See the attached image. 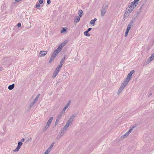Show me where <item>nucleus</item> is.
<instances>
[{
    "mask_svg": "<svg viewBox=\"0 0 154 154\" xmlns=\"http://www.w3.org/2000/svg\"><path fill=\"white\" fill-rule=\"evenodd\" d=\"M130 13H129L128 11H126L124 13V18L127 17L130 14Z\"/></svg>",
    "mask_w": 154,
    "mask_h": 154,
    "instance_id": "4be33fe9",
    "label": "nucleus"
},
{
    "mask_svg": "<svg viewBox=\"0 0 154 154\" xmlns=\"http://www.w3.org/2000/svg\"><path fill=\"white\" fill-rule=\"evenodd\" d=\"M77 115V114H73L70 117V118H72L73 120L74 118Z\"/></svg>",
    "mask_w": 154,
    "mask_h": 154,
    "instance_id": "2f4dec72",
    "label": "nucleus"
},
{
    "mask_svg": "<svg viewBox=\"0 0 154 154\" xmlns=\"http://www.w3.org/2000/svg\"><path fill=\"white\" fill-rule=\"evenodd\" d=\"M137 3L136 2H134V1L131 3V5H130L131 7H132V8L134 9L137 5Z\"/></svg>",
    "mask_w": 154,
    "mask_h": 154,
    "instance_id": "6e6552de",
    "label": "nucleus"
},
{
    "mask_svg": "<svg viewBox=\"0 0 154 154\" xmlns=\"http://www.w3.org/2000/svg\"><path fill=\"white\" fill-rule=\"evenodd\" d=\"M63 46H64V45L63 43H62L59 47H60V48H61V50L62 48H63Z\"/></svg>",
    "mask_w": 154,
    "mask_h": 154,
    "instance_id": "de8ad7c7",
    "label": "nucleus"
},
{
    "mask_svg": "<svg viewBox=\"0 0 154 154\" xmlns=\"http://www.w3.org/2000/svg\"><path fill=\"white\" fill-rule=\"evenodd\" d=\"M40 95V94H38L35 97L34 100L33 101L34 102H35V103H36L37 102V101L38 98L39 97V96Z\"/></svg>",
    "mask_w": 154,
    "mask_h": 154,
    "instance_id": "393cba45",
    "label": "nucleus"
},
{
    "mask_svg": "<svg viewBox=\"0 0 154 154\" xmlns=\"http://www.w3.org/2000/svg\"><path fill=\"white\" fill-rule=\"evenodd\" d=\"M139 14H138L137 13H136L134 15L132 20H133V21H135V19L138 18Z\"/></svg>",
    "mask_w": 154,
    "mask_h": 154,
    "instance_id": "4468645a",
    "label": "nucleus"
},
{
    "mask_svg": "<svg viewBox=\"0 0 154 154\" xmlns=\"http://www.w3.org/2000/svg\"><path fill=\"white\" fill-rule=\"evenodd\" d=\"M50 126V125L47 124V125L45 126L44 128V131H45Z\"/></svg>",
    "mask_w": 154,
    "mask_h": 154,
    "instance_id": "72a5a7b5",
    "label": "nucleus"
},
{
    "mask_svg": "<svg viewBox=\"0 0 154 154\" xmlns=\"http://www.w3.org/2000/svg\"><path fill=\"white\" fill-rule=\"evenodd\" d=\"M97 20V19L96 18H94L93 20H92L90 21V23L91 24L94 25V24L95 21Z\"/></svg>",
    "mask_w": 154,
    "mask_h": 154,
    "instance_id": "b1692460",
    "label": "nucleus"
},
{
    "mask_svg": "<svg viewBox=\"0 0 154 154\" xmlns=\"http://www.w3.org/2000/svg\"><path fill=\"white\" fill-rule=\"evenodd\" d=\"M61 50V48H60V47H58V48L54 51L53 53L54 54H56V55H57Z\"/></svg>",
    "mask_w": 154,
    "mask_h": 154,
    "instance_id": "423d86ee",
    "label": "nucleus"
},
{
    "mask_svg": "<svg viewBox=\"0 0 154 154\" xmlns=\"http://www.w3.org/2000/svg\"><path fill=\"white\" fill-rule=\"evenodd\" d=\"M140 0H134V2H136L137 3H138V2Z\"/></svg>",
    "mask_w": 154,
    "mask_h": 154,
    "instance_id": "6e6d98bb",
    "label": "nucleus"
},
{
    "mask_svg": "<svg viewBox=\"0 0 154 154\" xmlns=\"http://www.w3.org/2000/svg\"><path fill=\"white\" fill-rule=\"evenodd\" d=\"M53 119V117H51L48 120L47 124H48L49 125H50L52 120Z\"/></svg>",
    "mask_w": 154,
    "mask_h": 154,
    "instance_id": "aec40b11",
    "label": "nucleus"
},
{
    "mask_svg": "<svg viewBox=\"0 0 154 154\" xmlns=\"http://www.w3.org/2000/svg\"><path fill=\"white\" fill-rule=\"evenodd\" d=\"M108 5L107 4H104L103 5L102 8H105V9H106V8L108 7Z\"/></svg>",
    "mask_w": 154,
    "mask_h": 154,
    "instance_id": "c9c22d12",
    "label": "nucleus"
},
{
    "mask_svg": "<svg viewBox=\"0 0 154 154\" xmlns=\"http://www.w3.org/2000/svg\"><path fill=\"white\" fill-rule=\"evenodd\" d=\"M67 73V72L66 73H65L63 75L62 77L63 78L65 79L66 78V74Z\"/></svg>",
    "mask_w": 154,
    "mask_h": 154,
    "instance_id": "a19ab883",
    "label": "nucleus"
},
{
    "mask_svg": "<svg viewBox=\"0 0 154 154\" xmlns=\"http://www.w3.org/2000/svg\"><path fill=\"white\" fill-rule=\"evenodd\" d=\"M134 72L135 71L134 70H131L129 73H128L127 78L128 79H130V80L131 78L132 74H133Z\"/></svg>",
    "mask_w": 154,
    "mask_h": 154,
    "instance_id": "0eeeda50",
    "label": "nucleus"
},
{
    "mask_svg": "<svg viewBox=\"0 0 154 154\" xmlns=\"http://www.w3.org/2000/svg\"><path fill=\"white\" fill-rule=\"evenodd\" d=\"M129 134H128L127 132L124 135L122 136L121 137L122 138H125L126 137H127L128 135H129Z\"/></svg>",
    "mask_w": 154,
    "mask_h": 154,
    "instance_id": "c756f323",
    "label": "nucleus"
},
{
    "mask_svg": "<svg viewBox=\"0 0 154 154\" xmlns=\"http://www.w3.org/2000/svg\"><path fill=\"white\" fill-rule=\"evenodd\" d=\"M21 23H19L17 24V26L19 28L21 26Z\"/></svg>",
    "mask_w": 154,
    "mask_h": 154,
    "instance_id": "c03bdc74",
    "label": "nucleus"
},
{
    "mask_svg": "<svg viewBox=\"0 0 154 154\" xmlns=\"http://www.w3.org/2000/svg\"><path fill=\"white\" fill-rule=\"evenodd\" d=\"M43 0H39V2L40 4H42L43 3Z\"/></svg>",
    "mask_w": 154,
    "mask_h": 154,
    "instance_id": "49530a36",
    "label": "nucleus"
},
{
    "mask_svg": "<svg viewBox=\"0 0 154 154\" xmlns=\"http://www.w3.org/2000/svg\"><path fill=\"white\" fill-rule=\"evenodd\" d=\"M57 121H56L55 122V126H56L57 125V124L58 123V122H56Z\"/></svg>",
    "mask_w": 154,
    "mask_h": 154,
    "instance_id": "13d9d810",
    "label": "nucleus"
},
{
    "mask_svg": "<svg viewBox=\"0 0 154 154\" xmlns=\"http://www.w3.org/2000/svg\"><path fill=\"white\" fill-rule=\"evenodd\" d=\"M129 32V31H128L127 30H126V32H125V37L127 35H128Z\"/></svg>",
    "mask_w": 154,
    "mask_h": 154,
    "instance_id": "79ce46f5",
    "label": "nucleus"
},
{
    "mask_svg": "<svg viewBox=\"0 0 154 154\" xmlns=\"http://www.w3.org/2000/svg\"><path fill=\"white\" fill-rule=\"evenodd\" d=\"M147 1V0H143L142 2L140 7H142V8L144 6V5L146 4Z\"/></svg>",
    "mask_w": 154,
    "mask_h": 154,
    "instance_id": "5701e85b",
    "label": "nucleus"
},
{
    "mask_svg": "<svg viewBox=\"0 0 154 154\" xmlns=\"http://www.w3.org/2000/svg\"><path fill=\"white\" fill-rule=\"evenodd\" d=\"M32 140V139L31 138V137H30L29 138L28 140H27V141H31Z\"/></svg>",
    "mask_w": 154,
    "mask_h": 154,
    "instance_id": "5fc2aeb1",
    "label": "nucleus"
},
{
    "mask_svg": "<svg viewBox=\"0 0 154 154\" xmlns=\"http://www.w3.org/2000/svg\"><path fill=\"white\" fill-rule=\"evenodd\" d=\"M40 6V5L39 3H36V7L38 8L39 9Z\"/></svg>",
    "mask_w": 154,
    "mask_h": 154,
    "instance_id": "4c0bfd02",
    "label": "nucleus"
},
{
    "mask_svg": "<svg viewBox=\"0 0 154 154\" xmlns=\"http://www.w3.org/2000/svg\"><path fill=\"white\" fill-rule=\"evenodd\" d=\"M47 53V51H40L39 55L40 57L45 56Z\"/></svg>",
    "mask_w": 154,
    "mask_h": 154,
    "instance_id": "39448f33",
    "label": "nucleus"
},
{
    "mask_svg": "<svg viewBox=\"0 0 154 154\" xmlns=\"http://www.w3.org/2000/svg\"><path fill=\"white\" fill-rule=\"evenodd\" d=\"M153 55H154V53L153 54Z\"/></svg>",
    "mask_w": 154,
    "mask_h": 154,
    "instance_id": "052dcab7",
    "label": "nucleus"
},
{
    "mask_svg": "<svg viewBox=\"0 0 154 154\" xmlns=\"http://www.w3.org/2000/svg\"><path fill=\"white\" fill-rule=\"evenodd\" d=\"M62 113H61L57 117L56 119V122H58L61 118V116L63 115Z\"/></svg>",
    "mask_w": 154,
    "mask_h": 154,
    "instance_id": "2eb2a0df",
    "label": "nucleus"
},
{
    "mask_svg": "<svg viewBox=\"0 0 154 154\" xmlns=\"http://www.w3.org/2000/svg\"><path fill=\"white\" fill-rule=\"evenodd\" d=\"M134 21L133 20H131L130 23L128 24V27H131V26L133 25Z\"/></svg>",
    "mask_w": 154,
    "mask_h": 154,
    "instance_id": "cd10ccee",
    "label": "nucleus"
},
{
    "mask_svg": "<svg viewBox=\"0 0 154 154\" xmlns=\"http://www.w3.org/2000/svg\"><path fill=\"white\" fill-rule=\"evenodd\" d=\"M152 60H150L149 58L147 60V63L148 64Z\"/></svg>",
    "mask_w": 154,
    "mask_h": 154,
    "instance_id": "37998d69",
    "label": "nucleus"
},
{
    "mask_svg": "<svg viewBox=\"0 0 154 154\" xmlns=\"http://www.w3.org/2000/svg\"><path fill=\"white\" fill-rule=\"evenodd\" d=\"M106 9H105V8H102V9H101V16L102 17H103L104 16V15H105V14L106 13Z\"/></svg>",
    "mask_w": 154,
    "mask_h": 154,
    "instance_id": "1a4fd4ad",
    "label": "nucleus"
},
{
    "mask_svg": "<svg viewBox=\"0 0 154 154\" xmlns=\"http://www.w3.org/2000/svg\"><path fill=\"white\" fill-rule=\"evenodd\" d=\"M73 120L72 118H70L67 121L66 125L64 126V128H68L69 126L72 124Z\"/></svg>",
    "mask_w": 154,
    "mask_h": 154,
    "instance_id": "f03ea898",
    "label": "nucleus"
},
{
    "mask_svg": "<svg viewBox=\"0 0 154 154\" xmlns=\"http://www.w3.org/2000/svg\"><path fill=\"white\" fill-rule=\"evenodd\" d=\"M131 28L130 27L127 26V27L126 29V30H127V31H129L130 30V29Z\"/></svg>",
    "mask_w": 154,
    "mask_h": 154,
    "instance_id": "8fccbe9b",
    "label": "nucleus"
},
{
    "mask_svg": "<svg viewBox=\"0 0 154 154\" xmlns=\"http://www.w3.org/2000/svg\"><path fill=\"white\" fill-rule=\"evenodd\" d=\"M151 95H152V93H150L149 95V97Z\"/></svg>",
    "mask_w": 154,
    "mask_h": 154,
    "instance_id": "bf43d9fd",
    "label": "nucleus"
},
{
    "mask_svg": "<svg viewBox=\"0 0 154 154\" xmlns=\"http://www.w3.org/2000/svg\"><path fill=\"white\" fill-rule=\"evenodd\" d=\"M66 31V30L65 28H63V29L60 32L61 33H64Z\"/></svg>",
    "mask_w": 154,
    "mask_h": 154,
    "instance_id": "f704fd0d",
    "label": "nucleus"
},
{
    "mask_svg": "<svg viewBox=\"0 0 154 154\" xmlns=\"http://www.w3.org/2000/svg\"><path fill=\"white\" fill-rule=\"evenodd\" d=\"M78 14L80 17H81L82 16V14L83 13V11L82 10H79L78 11Z\"/></svg>",
    "mask_w": 154,
    "mask_h": 154,
    "instance_id": "412c9836",
    "label": "nucleus"
},
{
    "mask_svg": "<svg viewBox=\"0 0 154 154\" xmlns=\"http://www.w3.org/2000/svg\"><path fill=\"white\" fill-rule=\"evenodd\" d=\"M68 128H64V126L63 127V128H62L61 129V130L60 133L61 134H63L64 133L66 132V131L67 129Z\"/></svg>",
    "mask_w": 154,
    "mask_h": 154,
    "instance_id": "9b49d317",
    "label": "nucleus"
},
{
    "mask_svg": "<svg viewBox=\"0 0 154 154\" xmlns=\"http://www.w3.org/2000/svg\"><path fill=\"white\" fill-rule=\"evenodd\" d=\"M130 80V79H128L127 78H126L125 80L124 81L123 83H122L121 85L123 86L124 88H125V87L128 84Z\"/></svg>",
    "mask_w": 154,
    "mask_h": 154,
    "instance_id": "f257e3e1",
    "label": "nucleus"
},
{
    "mask_svg": "<svg viewBox=\"0 0 154 154\" xmlns=\"http://www.w3.org/2000/svg\"><path fill=\"white\" fill-rule=\"evenodd\" d=\"M66 109V107H64L62 110L61 113H62V114H63L65 112V111Z\"/></svg>",
    "mask_w": 154,
    "mask_h": 154,
    "instance_id": "ea45409f",
    "label": "nucleus"
},
{
    "mask_svg": "<svg viewBox=\"0 0 154 154\" xmlns=\"http://www.w3.org/2000/svg\"><path fill=\"white\" fill-rule=\"evenodd\" d=\"M14 84L9 85L8 87V89L9 90H12L14 88Z\"/></svg>",
    "mask_w": 154,
    "mask_h": 154,
    "instance_id": "6ab92c4d",
    "label": "nucleus"
},
{
    "mask_svg": "<svg viewBox=\"0 0 154 154\" xmlns=\"http://www.w3.org/2000/svg\"><path fill=\"white\" fill-rule=\"evenodd\" d=\"M55 143L54 142H53L52 144H51V146L49 147L47 149L48 150L49 152H50L51 149L53 147Z\"/></svg>",
    "mask_w": 154,
    "mask_h": 154,
    "instance_id": "a211bd4d",
    "label": "nucleus"
},
{
    "mask_svg": "<svg viewBox=\"0 0 154 154\" xmlns=\"http://www.w3.org/2000/svg\"><path fill=\"white\" fill-rule=\"evenodd\" d=\"M22 144L23 143L22 142L20 141L18 142L17 147L15 149L13 150V151L14 152H18Z\"/></svg>",
    "mask_w": 154,
    "mask_h": 154,
    "instance_id": "7ed1b4c3",
    "label": "nucleus"
},
{
    "mask_svg": "<svg viewBox=\"0 0 154 154\" xmlns=\"http://www.w3.org/2000/svg\"><path fill=\"white\" fill-rule=\"evenodd\" d=\"M124 88H124L123 86H122L121 85H120L119 88V89L118 91V94H119L121 93L122 90L124 89Z\"/></svg>",
    "mask_w": 154,
    "mask_h": 154,
    "instance_id": "ddd939ff",
    "label": "nucleus"
},
{
    "mask_svg": "<svg viewBox=\"0 0 154 154\" xmlns=\"http://www.w3.org/2000/svg\"><path fill=\"white\" fill-rule=\"evenodd\" d=\"M142 8H142V7H140L138 11H137V12L138 14H139L141 12V9H142Z\"/></svg>",
    "mask_w": 154,
    "mask_h": 154,
    "instance_id": "7c9ffc66",
    "label": "nucleus"
},
{
    "mask_svg": "<svg viewBox=\"0 0 154 154\" xmlns=\"http://www.w3.org/2000/svg\"><path fill=\"white\" fill-rule=\"evenodd\" d=\"M56 56L57 55H56V54H52L51 55V57L50 58L49 61V63H51L52 62V61L54 60V58L56 57Z\"/></svg>",
    "mask_w": 154,
    "mask_h": 154,
    "instance_id": "20e7f679",
    "label": "nucleus"
},
{
    "mask_svg": "<svg viewBox=\"0 0 154 154\" xmlns=\"http://www.w3.org/2000/svg\"><path fill=\"white\" fill-rule=\"evenodd\" d=\"M84 35L87 36H89L90 34L88 33V32L87 31H85L84 32Z\"/></svg>",
    "mask_w": 154,
    "mask_h": 154,
    "instance_id": "bb28decb",
    "label": "nucleus"
},
{
    "mask_svg": "<svg viewBox=\"0 0 154 154\" xmlns=\"http://www.w3.org/2000/svg\"><path fill=\"white\" fill-rule=\"evenodd\" d=\"M71 102V101L70 100H69L68 101V102L67 104L69 106V104H70Z\"/></svg>",
    "mask_w": 154,
    "mask_h": 154,
    "instance_id": "603ef678",
    "label": "nucleus"
},
{
    "mask_svg": "<svg viewBox=\"0 0 154 154\" xmlns=\"http://www.w3.org/2000/svg\"><path fill=\"white\" fill-rule=\"evenodd\" d=\"M66 55H65L64 56V57L62 58L61 61L60 62V65L62 66L63 65L65 59L66 58Z\"/></svg>",
    "mask_w": 154,
    "mask_h": 154,
    "instance_id": "9d476101",
    "label": "nucleus"
},
{
    "mask_svg": "<svg viewBox=\"0 0 154 154\" xmlns=\"http://www.w3.org/2000/svg\"><path fill=\"white\" fill-rule=\"evenodd\" d=\"M51 3V1L50 0H47V3L49 5Z\"/></svg>",
    "mask_w": 154,
    "mask_h": 154,
    "instance_id": "09e8293b",
    "label": "nucleus"
},
{
    "mask_svg": "<svg viewBox=\"0 0 154 154\" xmlns=\"http://www.w3.org/2000/svg\"><path fill=\"white\" fill-rule=\"evenodd\" d=\"M133 9V8H132V7H131L130 5H129L126 9V11H127L129 13H131Z\"/></svg>",
    "mask_w": 154,
    "mask_h": 154,
    "instance_id": "f8f14e48",
    "label": "nucleus"
},
{
    "mask_svg": "<svg viewBox=\"0 0 154 154\" xmlns=\"http://www.w3.org/2000/svg\"><path fill=\"white\" fill-rule=\"evenodd\" d=\"M35 103V102H34V101H33L30 105V108H31L32 107V106L34 105V104Z\"/></svg>",
    "mask_w": 154,
    "mask_h": 154,
    "instance_id": "58836bf2",
    "label": "nucleus"
},
{
    "mask_svg": "<svg viewBox=\"0 0 154 154\" xmlns=\"http://www.w3.org/2000/svg\"><path fill=\"white\" fill-rule=\"evenodd\" d=\"M68 106L69 105L66 104V105L64 107H66L67 109L68 107Z\"/></svg>",
    "mask_w": 154,
    "mask_h": 154,
    "instance_id": "4d7b16f0",
    "label": "nucleus"
},
{
    "mask_svg": "<svg viewBox=\"0 0 154 154\" xmlns=\"http://www.w3.org/2000/svg\"><path fill=\"white\" fill-rule=\"evenodd\" d=\"M62 66L59 65L56 68L55 71L59 72V71L60 70Z\"/></svg>",
    "mask_w": 154,
    "mask_h": 154,
    "instance_id": "dca6fc26",
    "label": "nucleus"
},
{
    "mask_svg": "<svg viewBox=\"0 0 154 154\" xmlns=\"http://www.w3.org/2000/svg\"><path fill=\"white\" fill-rule=\"evenodd\" d=\"M24 140H25V139L24 138H23L21 140L20 142H22H22H24Z\"/></svg>",
    "mask_w": 154,
    "mask_h": 154,
    "instance_id": "864d4df0",
    "label": "nucleus"
},
{
    "mask_svg": "<svg viewBox=\"0 0 154 154\" xmlns=\"http://www.w3.org/2000/svg\"><path fill=\"white\" fill-rule=\"evenodd\" d=\"M92 29V28H89L88 30H87V31H88V32H89V31H91Z\"/></svg>",
    "mask_w": 154,
    "mask_h": 154,
    "instance_id": "3c124183",
    "label": "nucleus"
},
{
    "mask_svg": "<svg viewBox=\"0 0 154 154\" xmlns=\"http://www.w3.org/2000/svg\"><path fill=\"white\" fill-rule=\"evenodd\" d=\"M50 152H49L48 150H46V151L44 152V154H48Z\"/></svg>",
    "mask_w": 154,
    "mask_h": 154,
    "instance_id": "a18cd8bd",
    "label": "nucleus"
},
{
    "mask_svg": "<svg viewBox=\"0 0 154 154\" xmlns=\"http://www.w3.org/2000/svg\"><path fill=\"white\" fill-rule=\"evenodd\" d=\"M149 58L152 61L154 60V55H153V54L151 55V56L149 57Z\"/></svg>",
    "mask_w": 154,
    "mask_h": 154,
    "instance_id": "473e14b6",
    "label": "nucleus"
},
{
    "mask_svg": "<svg viewBox=\"0 0 154 154\" xmlns=\"http://www.w3.org/2000/svg\"><path fill=\"white\" fill-rule=\"evenodd\" d=\"M134 126H133L132 127V128L128 130V131L127 132V133L129 134L130 133H131V132L133 130V128H134Z\"/></svg>",
    "mask_w": 154,
    "mask_h": 154,
    "instance_id": "e433bc0d",
    "label": "nucleus"
},
{
    "mask_svg": "<svg viewBox=\"0 0 154 154\" xmlns=\"http://www.w3.org/2000/svg\"><path fill=\"white\" fill-rule=\"evenodd\" d=\"M80 17L78 16H76L75 18L74 22L76 23L78 22L80 20Z\"/></svg>",
    "mask_w": 154,
    "mask_h": 154,
    "instance_id": "f3484780",
    "label": "nucleus"
},
{
    "mask_svg": "<svg viewBox=\"0 0 154 154\" xmlns=\"http://www.w3.org/2000/svg\"><path fill=\"white\" fill-rule=\"evenodd\" d=\"M58 73V72L55 71L53 74V75L52 76V78L54 79L57 75Z\"/></svg>",
    "mask_w": 154,
    "mask_h": 154,
    "instance_id": "a878e982",
    "label": "nucleus"
},
{
    "mask_svg": "<svg viewBox=\"0 0 154 154\" xmlns=\"http://www.w3.org/2000/svg\"><path fill=\"white\" fill-rule=\"evenodd\" d=\"M63 135V134H61L60 133L59 134L57 137L56 138V139L57 140H58L60 139L61 137Z\"/></svg>",
    "mask_w": 154,
    "mask_h": 154,
    "instance_id": "c85d7f7f",
    "label": "nucleus"
}]
</instances>
